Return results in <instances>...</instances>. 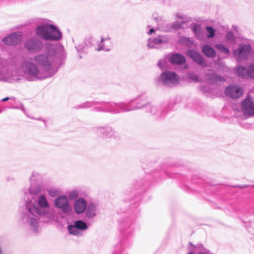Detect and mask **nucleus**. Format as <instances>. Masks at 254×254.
<instances>
[{
  "label": "nucleus",
  "instance_id": "nucleus-1",
  "mask_svg": "<svg viewBox=\"0 0 254 254\" xmlns=\"http://www.w3.org/2000/svg\"><path fill=\"white\" fill-rule=\"evenodd\" d=\"M29 187L24 190L23 205L20 208L22 223L29 227L34 233L39 230V222H48L53 213L45 195L42 193L46 190L52 197L60 193L59 188L47 189L43 174L34 171L29 177Z\"/></svg>",
  "mask_w": 254,
  "mask_h": 254
},
{
  "label": "nucleus",
  "instance_id": "nucleus-31",
  "mask_svg": "<svg viewBox=\"0 0 254 254\" xmlns=\"http://www.w3.org/2000/svg\"><path fill=\"white\" fill-rule=\"evenodd\" d=\"M206 30L208 33L207 37L208 38H213L215 35V30L212 26H207L206 27Z\"/></svg>",
  "mask_w": 254,
  "mask_h": 254
},
{
  "label": "nucleus",
  "instance_id": "nucleus-12",
  "mask_svg": "<svg viewBox=\"0 0 254 254\" xmlns=\"http://www.w3.org/2000/svg\"><path fill=\"white\" fill-rule=\"evenodd\" d=\"M241 110L244 115L254 117V103L250 96H247L242 101Z\"/></svg>",
  "mask_w": 254,
  "mask_h": 254
},
{
  "label": "nucleus",
  "instance_id": "nucleus-3",
  "mask_svg": "<svg viewBox=\"0 0 254 254\" xmlns=\"http://www.w3.org/2000/svg\"><path fill=\"white\" fill-rule=\"evenodd\" d=\"M137 196H135L133 199L130 200L129 208L127 210H123L122 212H126L127 218L123 220L121 224V232L126 236H131L134 232L135 228V220L139 215V210L137 207Z\"/></svg>",
  "mask_w": 254,
  "mask_h": 254
},
{
  "label": "nucleus",
  "instance_id": "nucleus-25",
  "mask_svg": "<svg viewBox=\"0 0 254 254\" xmlns=\"http://www.w3.org/2000/svg\"><path fill=\"white\" fill-rule=\"evenodd\" d=\"M208 80L212 81L213 83H216L218 82H223L225 79L224 77L217 73H212L209 75Z\"/></svg>",
  "mask_w": 254,
  "mask_h": 254
},
{
  "label": "nucleus",
  "instance_id": "nucleus-39",
  "mask_svg": "<svg viewBox=\"0 0 254 254\" xmlns=\"http://www.w3.org/2000/svg\"><path fill=\"white\" fill-rule=\"evenodd\" d=\"M9 99H10V100H15V97H10H10H5V98H3L2 99H1V101H2V102H5V101H7V100H9Z\"/></svg>",
  "mask_w": 254,
  "mask_h": 254
},
{
  "label": "nucleus",
  "instance_id": "nucleus-26",
  "mask_svg": "<svg viewBox=\"0 0 254 254\" xmlns=\"http://www.w3.org/2000/svg\"><path fill=\"white\" fill-rule=\"evenodd\" d=\"M190 246L191 247L190 248V250H194L195 252L198 251V254H207V250L205 249L202 245H198L195 246L192 245L191 242H190Z\"/></svg>",
  "mask_w": 254,
  "mask_h": 254
},
{
  "label": "nucleus",
  "instance_id": "nucleus-22",
  "mask_svg": "<svg viewBox=\"0 0 254 254\" xmlns=\"http://www.w3.org/2000/svg\"><path fill=\"white\" fill-rule=\"evenodd\" d=\"M111 43L110 38L108 37L106 39L102 38L101 43L99 44L98 48L96 49L97 51H109L111 48Z\"/></svg>",
  "mask_w": 254,
  "mask_h": 254
},
{
  "label": "nucleus",
  "instance_id": "nucleus-5",
  "mask_svg": "<svg viewBox=\"0 0 254 254\" xmlns=\"http://www.w3.org/2000/svg\"><path fill=\"white\" fill-rule=\"evenodd\" d=\"M113 102H107L105 101L93 100L86 101L81 103L76 107V109H85L91 107L93 110L97 112L109 113L114 114L116 111L114 110Z\"/></svg>",
  "mask_w": 254,
  "mask_h": 254
},
{
  "label": "nucleus",
  "instance_id": "nucleus-21",
  "mask_svg": "<svg viewBox=\"0 0 254 254\" xmlns=\"http://www.w3.org/2000/svg\"><path fill=\"white\" fill-rule=\"evenodd\" d=\"M169 61L173 64L182 65L186 63V59L182 55L175 53L169 58Z\"/></svg>",
  "mask_w": 254,
  "mask_h": 254
},
{
  "label": "nucleus",
  "instance_id": "nucleus-46",
  "mask_svg": "<svg viewBox=\"0 0 254 254\" xmlns=\"http://www.w3.org/2000/svg\"><path fill=\"white\" fill-rule=\"evenodd\" d=\"M78 57H79V59H81L82 58V56L80 55H79Z\"/></svg>",
  "mask_w": 254,
  "mask_h": 254
},
{
  "label": "nucleus",
  "instance_id": "nucleus-44",
  "mask_svg": "<svg viewBox=\"0 0 254 254\" xmlns=\"http://www.w3.org/2000/svg\"><path fill=\"white\" fill-rule=\"evenodd\" d=\"M186 41H190V38L189 37L186 38Z\"/></svg>",
  "mask_w": 254,
  "mask_h": 254
},
{
  "label": "nucleus",
  "instance_id": "nucleus-38",
  "mask_svg": "<svg viewBox=\"0 0 254 254\" xmlns=\"http://www.w3.org/2000/svg\"><path fill=\"white\" fill-rule=\"evenodd\" d=\"M190 78L193 79L195 81H198V76L195 74H191L189 75Z\"/></svg>",
  "mask_w": 254,
  "mask_h": 254
},
{
  "label": "nucleus",
  "instance_id": "nucleus-24",
  "mask_svg": "<svg viewBox=\"0 0 254 254\" xmlns=\"http://www.w3.org/2000/svg\"><path fill=\"white\" fill-rule=\"evenodd\" d=\"M86 217L92 219L96 215V206L94 203L89 204L86 208Z\"/></svg>",
  "mask_w": 254,
  "mask_h": 254
},
{
  "label": "nucleus",
  "instance_id": "nucleus-29",
  "mask_svg": "<svg viewBox=\"0 0 254 254\" xmlns=\"http://www.w3.org/2000/svg\"><path fill=\"white\" fill-rule=\"evenodd\" d=\"M215 48L222 53L228 54L230 53L229 49L222 44H218L215 45Z\"/></svg>",
  "mask_w": 254,
  "mask_h": 254
},
{
  "label": "nucleus",
  "instance_id": "nucleus-4",
  "mask_svg": "<svg viewBox=\"0 0 254 254\" xmlns=\"http://www.w3.org/2000/svg\"><path fill=\"white\" fill-rule=\"evenodd\" d=\"M149 102L147 101V97L141 94L135 98L130 100L128 102H113L114 110L116 111L114 114H117L122 112H130L138 109L145 110Z\"/></svg>",
  "mask_w": 254,
  "mask_h": 254
},
{
  "label": "nucleus",
  "instance_id": "nucleus-23",
  "mask_svg": "<svg viewBox=\"0 0 254 254\" xmlns=\"http://www.w3.org/2000/svg\"><path fill=\"white\" fill-rule=\"evenodd\" d=\"M201 51L206 57L209 58H214L216 55L215 50L209 45H204L202 48Z\"/></svg>",
  "mask_w": 254,
  "mask_h": 254
},
{
  "label": "nucleus",
  "instance_id": "nucleus-15",
  "mask_svg": "<svg viewBox=\"0 0 254 254\" xmlns=\"http://www.w3.org/2000/svg\"><path fill=\"white\" fill-rule=\"evenodd\" d=\"M187 55L197 64L203 67L206 66L207 64L204 58L198 52L194 50L189 49L187 51Z\"/></svg>",
  "mask_w": 254,
  "mask_h": 254
},
{
  "label": "nucleus",
  "instance_id": "nucleus-13",
  "mask_svg": "<svg viewBox=\"0 0 254 254\" xmlns=\"http://www.w3.org/2000/svg\"><path fill=\"white\" fill-rule=\"evenodd\" d=\"M244 90L242 87L231 84L228 86L225 91L226 96L232 99H238L243 94Z\"/></svg>",
  "mask_w": 254,
  "mask_h": 254
},
{
  "label": "nucleus",
  "instance_id": "nucleus-10",
  "mask_svg": "<svg viewBox=\"0 0 254 254\" xmlns=\"http://www.w3.org/2000/svg\"><path fill=\"white\" fill-rule=\"evenodd\" d=\"M54 206L61 210L64 214H69L72 210V207L66 195H61L56 198L54 201Z\"/></svg>",
  "mask_w": 254,
  "mask_h": 254
},
{
  "label": "nucleus",
  "instance_id": "nucleus-17",
  "mask_svg": "<svg viewBox=\"0 0 254 254\" xmlns=\"http://www.w3.org/2000/svg\"><path fill=\"white\" fill-rule=\"evenodd\" d=\"M147 107L146 108L145 111L149 113L153 116H155L157 118H163L165 116L164 111L160 110L159 106L155 105L151 102H149Z\"/></svg>",
  "mask_w": 254,
  "mask_h": 254
},
{
  "label": "nucleus",
  "instance_id": "nucleus-8",
  "mask_svg": "<svg viewBox=\"0 0 254 254\" xmlns=\"http://www.w3.org/2000/svg\"><path fill=\"white\" fill-rule=\"evenodd\" d=\"M252 50L249 44H240L238 48L233 50V55L237 61L247 60Z\"/></svg>",
  "mask_w": 254,
  "mask_h": 254
},
{
  "label": "nucleus",
  "instance_id": "nucleus-33",
  "mask_svg": "<svg viewBox=\"0 0 254 254\" xmlns=\"http://www.w3.org/2000/svg\"><path fill=\"white\" fill-rule=\"evenodd\" d=\"M78 191L76 190H74L69 192L68 197L70 199L72 200L75 199L78 196Z\"/></svg>",
  "mask_w": 254,
  "mask_h": 254
},
{
  "label": "nucleus",
  "instance_id": "nucleus-30",
  "mask_svg": "<svg viewBox=\"0 0 254 254\" xmlns=\"http://www.w3.org/2000/svg\"><path fill=\"white\" fill-rule=\"evenodd\" d=\"M247 76L254 79V62L248 66Z\"/></svg>",
  "mask_w": 254,
  "mask_h": 254
},
{
  "label": "nucleus",
  "instance_id": "nucleus-50",
  "mask_svg": "<svg viewBox=\"0 0 254 254\" xmlns=\"http://www.w3.org/2000/svg\"><path fill=\"white\" fill-rule=\"evenodd\" d=\"M38 120H41V118H39V119H38Z\"/></svg>",
  "mask_w": 254,
  "mask_h": 254
},
{
  "label": "nucleus",
  "instance_id": "nucleus-28",
  "mask_svg": "<svg viewBox=\"0 0 254 254\" xmlns=\"http://www.w3.org/2000/svg\"><path fill=\"white\" fill-rule=\"evenodd\" d=\"M191 29L193 33L197 36L201 34V28L199 24L194 23L191 26Z\"/></svg>",
  "mask_w": 254,
  "mask_h": 254
},
{
  "label": "nucleus",
  "instance_id": "nucleus-18",
  "mask_svg": "<svg viewBox=\"0 0 254 254\" xmlns=\"http://www.w3.org/2000/svg\"><path fill=\"white\" fill-rule=\"evenodd\" d=\"M168 39L163 36H159L154 38H149L148 40L147 47L149 48H157L156 45L166 43Z\"/></svg>",
  "mask_w": 254,
  "mask_h": 254
},
{
  "label": "nucleus",
  "instance_id": "nucleus-43",
  "mask_svg": "<svg viewBox=\"0 0 254 254\" xmlns=\"http://www.w3.org/2000/svg\"><path fill=\"white\" fill-rule=\"evenodd\" d=\"M154 32V29L153 28H151L149 31L148 32V34L149 35H151L152 33H153Z\"/></svg>",
  "mask_w": 254,
  "mask_h": 254
},
{
  "label": "nucleus",
  "instance_id": "nucleus-14",
  "mask_svg": "<svg viewBox=\"0 0 254 254\" xmlns=\"http://www.w3.org/2000/svg\"><path fill=\"white\" fill-rule=\"evenodd\" d=\"M51 24H45L39 25L35 29V34L42 39L47 40V39H54L55 38L50 36L49 32Z\"/></svg>",
  "mask_w": 254,
  "mask_h": 254
},
{
  "label": "nucleus",
  "instance_id": "nucleus-45",
  "mask_svg": "<svg viewBox=\"0 0 254 254\" xmlns=\"http://www.w3.org/2000/svg\"><path fill=\"white\" fill-rule=\"evenodd\" d=\"M188 254H194V252H190Z\"/></svg>",
  "mask_w": 254,
  "mask_h": 254
},
{
  "label": "nucleus",
  "instance_id": "nucleus-16",
  "mask_svg": "<svg viewBox=\"0 0 254 254\" xmlns=\"http://www.w3.org/2000/svg\"><path fill=\"white\" fill-rule=\"evenodd\" d=\"M21 35L17 32H13L2 39V42L7 45H16L20 43Z\"/></svg>",
  "mask_w": 254,
  "mask_h": 254
},
{
  "label": "nucleus",
  "instance_id": "nucleus-11",
  "mask_svg": "<svg viewBox=\"0 0 254 254\" xmlns=\"http://www.w3.org/2000/svg\"><path fill=\"white\" fill-rule=\"evenodd\" d=\"M95 132L103 138H116L117 133L110 126H99L93 128Z\"/></svg>",
  "mask_w": 254,
  "mask_h": 254
},
{
  "label": "nucleus",
  "instance_id": "nucleus-37",
  "mask_svg": "<svg viewBox=\"0 0 254 254\" xmlns=\"http://www.w3.org/2000/svg\"><path fill=\"white\" fill-rule=\"evenodd\" d=\"M93 42V39L91 37L86 39L84 43L86 48H90L92 47Z\"/></svg>",
  "mask_w": 254,
  "mask_h": 254
},
{
  "label": "nucleus",
  "instance_id": "nucleus-7",
  "mask_svg": "<svg viewBox=\"0 0 254 254\" xmlns=\"http://www.w3.org/2000/svg\"><path fill=\"white\" fill-rule=\"evenodd\" d=\"M47 43H48L47 42ZM47 43L44 45L43 42L37 37L28 38L25 42L24 48L29 53H39L44 50Z\"/></svg>",
  "mask_w": 254,
  "mask_h": 254
},
{
  "label": "nucleus",
  "instance_id": "nucleus-40",
  "mask_svg": "<svg viewBox=\"0 0 254 254\" xmlns=\"http://www.w3.org/2000/svg\"><path fill=\"white\" fill-rule=\"evenodd\" d=\"M251 187L250 185H237L236 186V187L240 188V189H245L248 187Z\"/></svg>",
  "mask_w": 254,
  "mask_h": 254
},
{
  "label": "nucleus",
  "instance_id": "nucleus-51",
  "mask_svg": "<svg viewBox=\"0 0 254 254\" xmlns=\"http://www.w3.org/2000/svg\"><path fill=\"white\" fill-rule=\"evenodd\" d=\"M1 112V111H0V113Z\"/></svg>",
  "mask_w": 254,
  "mask_h": 254
},
{
  "label": "nucleus",
  "instance_id": "nucleus-6",
  "mask_svg": "<svg viewBox=\"0 0 254 254\" xmlns=\"http://www.w3.org/2000/svg\"><path fill=\"white\" fill-rule=\"evenodd\" d=\"M180 82V78L177 74L172 71H163L155 80V84L159 86L160 84L163 86L172 88L177 85Z\"/></svg>",
  "mask_w": 254,
  "mask_h": 254
},
{
  "label": "nucleus",
  "instance_id": "nucleus-20",
  "mask_svg": "<svg viewBox=\"0 0 254 254\" xmlns=\"http://www.w3.org/2000/svg\"><path fill=\"white\" fill-rule=\"evenodd\" d=\"M50 30L49 35L52 37L55 38L54 39H47V41H59L62 38V33L59 29L55 25L52 24L49 27Z\"/></svg>",
  "mask_w": 254,
  "mask_h": 254
},
{
  "label": "nucleus",
  "instance_id": "nucleus-42",
  "mask_svg": "<svg viewBox=\"0 0 254 254\" xmlns=\"http://www.w3.org/2000/svg\"><path fill=\"white\" fill-rule=\"evenodd\" d=\"M176 16L177 18H179V19L183 18V16L182 15L178 14V13L176 14Z\"/></svg>",
  "mask_w": 254,
  "mask_h": 254
},
{
  "label": "nucleus",
  "instance_id": "nucleus-36",
  "mask_svg": "<svg viewBox=\"0 0 254 254\" xmlns=\"http://www.w3.org/2000/svg\"><path fill=\"white\" fill-rule=\"evenodd\" d=\"M10 109H20L24 113L25 112V109L24 107L23 106V104L19 102V105L18 106H15V105H11L10 107H9Z\"/></svg>",
  "mask_w": 254,
  "mask_h": 254
},
{
  "label": "nucleus",
  "instance_id": "nucleus-27",
  "mask_svg": "<svg viewBox=\"0 0 254 254\" xmlns=\"http://www.w3.org/2000/svg\"><path fill=\"white\" fill-rule=\"evenodd\" d=\"M237 72L238 76L239 77L244 78L246 76H247V69L242 65H240L237 67Z\"/></svg>",
  "mask_w": 254,
  "mask_h": 254
},
{
  "label": "nucleus",
  "instance_id": "nucleus-19",
  "mask_svg": "<svg viewBox=\"0 0 254 254\" xmlns=\"http://www.w3.org/2000/svg\"><path fill=\"white\" fill-rule=\"evenodd\" d=\"M87 207V202L83 198L77 199L74 203V210L77 214H82Z\"/></svg>",
  "mask_w": 254,
  "mask_h": 254
},
{
  "label": "nucleus",
  "instance_id": "nucleus-35",
  "mask_svg": "<svg viewBox=\"0 0 254 254\" xmlns=\"http://www.w3.org/2000/svg\"><path fill=\"white\" fill-rule=\"evenodd\" d=\"M85 48L86 47L85 46L84 44H79L75 47V48L76 49L77 52L80 54L84 52V49H85Z\"/></svg>",
  "mask_w": 254,
  "mask_h": 254
},
{
  "label": "nucleus",
  "instance_id": "nucleus-49",
  "mask_svg": "<svg viewBox=\"0 0 254 254\" xmlns=\"http://www.w3.org/2000/svg\"><path fill=\"white\" fill-rule=\"evenodd\" d=\"M164 30H165V31H168V30H167V29H164Z\"/></svg>",
  "mask_w": 254,
  "mask_h": 254
},
{
  "label": "nucleus",
  "instance_id": "nucleus-41",
  "mask_svg": "<svg viewBox=\"0 0 254 254\" xmlns=\"http://www.w3.org/2000/svg\"><path fill=\"white\" fill-rule=\"evenodd\" d=\"M157 65L158 67H159L161 68H162L164 66L163 62L162 61L160 60L159 61H158Z\"/></svg>",
  "mask_w": 254,
  "mask_h": 254
},
{
  "label": "nucleus",
  "instance_id": "nucleus-32",
  "mask_svg": "<svg viewBox=\"0 0 254 254\" xmlns=\"http://www.w3.org/2000/svg\"><path fill=\"white\" fill-rule=\"evenodd\" d=\"M226 40L227 41L233 42L235 41V36L232 31H228L225 37Z\"/></svg>",
  "mask_w": 254,
  "mask_h": 254
},
{
  "label": "nucleus",
  "instance_id": "nucleus-2",
  "mask_svg": "<svg viewBox=\"0 0 254 254\" xmlns=\"http://www.w3.org/2000/svg\"><path fill=\"white\" fill-rule=\"evenodd\" d=\"M66 58L64 46L60 43H47L44 53L35 56V63L27 60L21 64V70L29 81L43 80L54 75Z\"/></svg>",
  "mask_w": 254,
  "mask_h": 254
},
{
  "label": "nucleus",
  "instance_id": "nucleus-9",
  "mask_svg": "<svg viewBox=\"0 0 254 254\" xmlns=\"http://www.w3.org/2000/svg\"><path fill=\"white\" fill-rule=\"evenodd\" d=\"M87 224L81 220L74 221L72 224L67 226V230L69 234L78 237L81 236L82 232L87 230Z\"/></svg>",
  "mask_w": 254,
  "mask_h": 254
},
{
  "label": "nucleus",
  "instance_id": "nucleus-34",
  "mask_svg": "<svg viewBox=\"0 0 254 254\" xmlns=\"http://www.w3.org/2000/svg\"><path fill=\"white\" fill-rule=\"evenodd\" d=\"M184 24V22H180L176 21L172 23V24L171 26V27L175 30H177L181 29L182 27L183 24Z\"/></svg>",
  "mask_w": 254,
  "mask_h": 254
},
{
  "label": "nucleus",
  "instance_id": "nucleus-48",
  "mask_svg": "<svg viewBox=\"0 0 254 254\" xmlns=\"http://www.w3.org/2000/svg\"><path fill=\"white\" fill-rule=\"evenodd\" d=\"M164 173H165V174H166L167 175H168L167 174V171H166V170H165V171H164Z\"/></svg>",
  "mask_w": 254,
  "mask_h": 254
},
{
  "label": "nucleus",
  "instance_id": "nucleus-47",
  "mask_svg": "<svg viewBox=\"0 0 254 254\" xmlns=\"http://www.w3.org/2000/svg\"><path fill=\"white\" fill-rule=\"evenodd\" d=\"M250 186H251V187H254V184H253V185H250Z\"/></svg>",
  "mask_w": 254,
  "mask_h": 254
}]
</instances>
